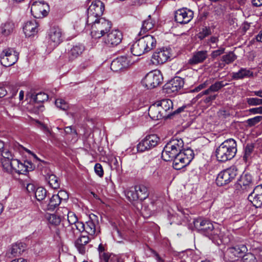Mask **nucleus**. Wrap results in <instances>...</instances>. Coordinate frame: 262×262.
Here are the masks:
<instances>
[{
  "instance_id": "f257e3e1",
  "label": "nucleus",
  "mask_w": 262,
  "mask_h": 262,
  "mask_svg": "<svg viewBox=\"0 0 262 262\" xmlns=\"http://www.w3.org/2000/svg\"><path fill=\"white\" fill-rule=\"evenodd\" d=\"M160 115H177L180 113L196 114L195 106L191 104L183 105L173 110V102L170 99H163L157 102Z\"/></svg>"
},
{
  "instance_id": "f03ea898",
  "label": "nucleus",
  "mask_w": 262,
  "mask_h": 262,
  "mask_svg": "<svg viewBox=\"0 0 262 262\" xmlns=\"http://www.w3.org/2000/svg\"><path fill=\"white\" fill-rule=\"evenodd\" d=\"M237 151L236 142L233 139L223 142L215 150L217 161L224 162L232 159Z\"/></svg>"
},
{
  "instance_id": "7ed1b4c3",
  "label": "nucleus",
  "mask_w": 262,
  "mask_h": 262,
  "mask_svg": "<svg viewBox=\"0 0 262 262\" xmlns=\"http://www.w3.org/2000/svg\"><path fill=\"white\" fill-rule=\"evenodd\" d=\"M92 21H86V24L91 26V35L95 38H100L108 33L112 27L111 21L104 17L94 19Z\"/></svg>"
},
{
  "instance_id": "20e7f679",
  "label": "nucleus",
  "mask_w": 262,
  "mask_h": 262,
  "mask_svg": "<svg viewBox=\"0 0 262 262\" xmlns=\"http://www.w3.org/2000/svg\"><path fill=\"white\" fill-rule=\"evenodd\" d=\"M183 146L184 142L182 139H172L164 147L162 152V159L165 161L173 160Z\"/></svg>"
},
{
  "instance_id": "39448f33",
  "label": "nucleus",
  "mask_w": 262,
  "mask_h": 262,
  "mask_svg": "<svg viewBox=\"0 0 262 262\" xmlns=\"http://www.w3.org/2000/svg\"><path fill=\"white\" fill-rule=\"evenodd\" d=\"M194 228L202 234L211 239L215 228L212 223L209 220L198 218L193 221Z\"/></svg>"
},
{
  "instance_id": "423d86ee",
  "label": "nucleus",
  "mask_w": 262,
  "mask_h": 262,
  "mask_svg": "<svg viewBox=\"0 0 262 262\" xmlns=\"http://www.w3.org/2000/svg\"><path fill=\"white\" fill-rule=\"evenodd\" d=\"M6 165H8L6 167L7 171L12 169L19 174H24L25 172L32 169V165L28 161L22 163L17 159H13V158L11 159L8 160V162L4 164L3 166L5 167Z\"/></svg>"
},
{
  "instance_id": "0eeeda50",
  "label": "nucleus",
  "mask_w": 262,
  "mask_h": 262,
  "mask_svg": "<svg viewBox=\"0 0 262 262\" xmlns=\"http://www.w3.org/2000/svg\"><path fill=\"white\" fill-rule=\"evenodd\" d=\"M248 251L245 244H239L228 248L224 255V259L228 262H233L236 257H241Z\"/></svg>"
},
{
  "instance_id": "6e6552de",
  "label": "nucleus",
  "mask_w": 262,
  "mask_h": 262,
  "mask_svg": "<svg viewBox=\"0 0 262 262\" xmlns=\"http://www.w3.org/2000/svg\"><path fill=\"white\" fill-rule=\"evenodd\" d=\"M237 174L236 169L234 167L221 171L216 178V183L217 186H223L230 183Z\"/></svg>"
},
{
  "instance_id": "1a4fd4ad",
  "label": "nucleus",
  "mask_w": 262,
  "mask_h": 262,
  "mask_svg": "<svg viewBox=\"0 0 262 262\" xmlns=\"http://www.w3.org/2000/svg\"><path fill=\"white\" fill-rule=\"evenodd\" d=\"M162 80L163 76L161 72L159 70H154L146 74L143 83L148 89H152L160 84Z\"/></svg>"
},
{
  "instance_id": "9d476101",
  "label": "nucleus",
  "mask_w": 262,
  "mask_h": 262,
  "mask_svg": "<svg viewBox=\"0 0 262 262\" xmlns=\"http://www.w3.org/2000/svg\"><path fill=\"white\" fill-rule=\"evenodd\" d=\"M104 10V4L99 0H96L88 9L87 22H92L94 19L101 17Z\"/></svg>"
},
{
  "instance_id": "9b49d317",
  "label": "nucleus",
  "mask_w": 262,
  "mask_h": 262,
  "mask_svg": "<svg viewBox=\"0 0 262 262\" xmlns=\"http://www.w3.org/2000/svg\"><path fill=\"white\" fill-rule=\"evenodd\" d=\"M19 54L13 49L8 48L3 51L0 55L1 64L6 67L13 65L18 59Z\"/></svg>"
},
{
  "instance_id": "f8f14e48",
  "label": "nucleus",
  "mask_w": 262,
  "mask_h": 262,
  "mask_svg": "<svg viewBox=\"0 0 262 262\" xmlns=\"http://www.w3.org/2000/svg\"><path fill=\"white\" fill-rule=\"evenodd\" d=\"M159 140V138L155 134L146 136L137 145V150L139 152L149 150L155 147Z\"/></svg>"
},
{
  "instance_id": "ddd939ff",
  "label": "nucleus",
  "mask_w": 262,
  "mask_h": 262,
  "mask_svg": "<svg viewBox=\"0 0 262 262\" xmlns=\"http://www.w3.org/2000/svg\"><path fill=\"white\" fill-rule=\"evenodd\" d=\"M122 33L117 30H112L107 33L103 38V43L107 47H114L118 45L122 41Z\"/></svg>"
},
{
  "instance_id": "4468645a",
  "label": "nucleus",
  "mask_w": 262,
  "mask_h": 262,
  "mask_svg": "<svg viewBox=\"0 0 262 262\" xmlns=\"http://www.w3.org/2000/svg\"><path fill=\"white\" fill-rule=\"evenodd\" d=\"M184 81L180 77H175L163 86V91L165 93L171 95L178 92L181 90L184 86Z\"/></svg>"
},
{
  "instance_id": "2eb2a0df",
  "label": "nucleus",
  "mask_w": 262,
  "mask_h": 262,
  "mask_svg": "<svg viewBox=\"0 0 262 262\" xmlns=\"http://www.w3.org/2000/svg\"><path fill=\"white\" fill-rule=\"evenodd\" d=\"M49 9L48 4L44 2H34L31 8V12L35 18H42L48 14L47 10Z\"/></svg>"
},
{
  "instance_id": "dca6fc26",
  "label": "nucleus",
  "mask_w": 262,
  "mask_h": 262,
  "mask_svg": "<svg viewBox=\"0 0 262 262\" xmlns=\"http://www.w3.org/2000/svg\"><path fill=\"white\" fill-rule=\"evenodd\" d=\"M30 97L33 99V102L35 103L32 113L34 114L42 113L44 110V106L39 103L47 100L48 95L45 93L40 92L36 94L34 92L31 94Z\"/></svg>"
},
{
  "instance_id": "f3484780",
  "label": "nucleus",
  "mask_w": 262,
  "mask_h": 262,
  "mask_svg": "<svg viewBox=\"0 0 262 262\" xmlns=\"http://www.w3.org/2000/svg\"><path fill=\"white\" fill-rule=\"evenodd\" d=\"M193 12L186 8L178 9L175 12L176 21L180 24H187L193 18Z\"/></svg>"
},
{
  "instance_id": "a211bd4d",
  "label": "nucleus",
  "mask_w": 262,
  "mask_h": 262,
  "mask_svg": "<svg viewBox=\"0 0 262 262\" xmlns=\"http://www.w3.org/2000/svg\"><path fill=\"white\" fill-rule=\"evenodd\" d=\"M248 200L256 208L262 206V184L256 186L253 191L249 195Z\"/></svg>"
},
{
  "instance_id": "6ab92c4d",
  "label": "nucleus",
  "mask_w": 262,
  "mask_h": 262,
  "mask_svg": "<svg viewBox=\"0 0 262 262\" xmlns=\"http://www.w3.org/2000/svg\"><path fill=\"white\" fill-rule=\"evenodd\" d=\"M130 62V61L126 56H121L117 57L112 62L111 69L112 71L118 72L128 68Z\"/></svg>"
},
{
  "instance_id": "aec40b11",
  "label": "nucleus",
  "mask_w": 262,
  "mask_h": 262,
  "mask_svg": "<svg viewBox=\"0 0 262 262\" xmlns=\"http://www.w3.org/2000/svg\"><path fill=\"white\" fill-rule=\"evenodd\" d=\"M67 237L71 239L75 237L79 233L84 231L83 223H77V225H68L64 229Z\"/></svg>"
},
{
  "instance_id": "412c9836",
  "label": "nucleus",
  "mask_w": 262,
  "mask_h": 262,
  "mask_svg": "<svg viewBox=\"0 0 262 262\" xmlns=\"http://www.w3.org/2000/svg\"><path fill=\"white\" fill-rule=\"evenodd\" d=\"M91 239L86 235L81 234L74 242L75 246L79 253L84 254L88 250V244Z\"/></svg>"
},
{
  "instance_id": "4be33fe9",
  "label": "nucleus",
  "mask_w": 262,
  "mask_h": 262,
  "mask_svg": "<svg viewBox=\"0 0 262 262\" xmlns=\"http://www.w3.org/2000/svg\"><path fill=\"white\" fill-rule=\"evenodd\" d=\"M48 35L50 41L54 43V46L59 45L62 41L61 29L58 26L52 27Z\"/></svg>"
},
{
  "instance_id": "5701e85b",
  "label": "nucleus",
  "mask_w": 262,
  "mask_h": 262,
  "mask_svg": "<svg viewBox=\"0 0 262 262\" xmlns=\"http://www.w3.org/2000/svg\"><path fill=\"white\" fill-rule=\"evenodd\" d=\"M169 57V52L167 50H160L152 55L151 61L154 64H162Z\"/></svg>"
},
{
  "instance_id": "b1692460",
  "label": "nucleus",
  "mask_w": 262,
  "mask_h": 262,
  "mask_svg": "<svg viewBox=\"0 0 262 262\" xmlns=\"http://www.w3.org/2000/svg\"><path fill=\"white\" fill-rule=\"evenodd\" d=\"M98 223L97 217L92 214L90 215L89 220L85 224L83 223L84 231L90 235H94L96 232V224Z\"/></svg>"
},
{
  "instance_id": "393cba45",
  "label": "nucleus",
  "mask_w": 262,
  "mask_h": 262,
  "mask_svg": "<svg viewBox=\"0 0 262 262\" xmlns=\"http://www.w3.org/2000/svg\"><path fill=\"white\" fill-rule=\"evenodd\" d=\"M194 119L198 123L196 125H194V127L196 129H200L201 133L205 132H208L212 130L213 124L210 122H206L208 120L211 119V116H209L206 121L199 117L195 118Z\"/></svg>"
},
{
  "instance_id": "a878e982",
  "label": "nucleus",
  "mask_w": 262,
  "mask_h": 262,
  "mask_svg": "<svg viewBox=\"0 0 262 262\" xmlns=\"http://www.w3.org/2000/svg\"><path fill=\"white\" fill-rule=\"evenodd\" d=\"M38 24L35 20L27 21L23 28L26 36L30 37L38 32Z\"/></svg>"
},
{
  "instance_id": "bb28decb",
  "label": "nucleus",
  "mask_w": 262,
  "mask_h": 262,
  "mask_svg": "<svg viewBox=\"0 0 262 262\" xmlns=\"http://www.w3.org/2000/svg\"><path fill=\"white\" fill-rule=\"evenodd\" d=\"M207 51H199L193 53L191 58L188 60V63L194 65L203 62L207 57Z\"/></svg>"
},
{
  "instance_id": "cd10ccee",
  "label": "nucleus",
  "mask_w": 262,
  "mask_h": 262,
  "mask_svg": "<svg viewBox=\"0 0 262 262\" xmlns=\"http://www.w3.org/2000/svg\"><path fill=\"white\" fill-rule=\"evenodd\" d=\"M130 51L133 55L137 56H140L146 53L144 44L143 43L141 38L133 44L130 48Z\"/></svg>"
},
{
  "instance_id": "c85d7f7f",
  "label": "nucleus",
  "mask_w": 262,
  "mask_h": 262,
  "mask_svg": "<svg viewBox=\"0 0 262 262\" xmlns=\"http://www.w3.org/2000/svg\"><path fill=\"white\" fill-rule=\"evenodd\" d=\"M211 239L213 242L216 241L217 244H220L217 241L218 239L220 241L221 243L224 244L228 243L230 241L229 235H226L218 228H216V229H214L213 230V235Z\"/></svg>"
},
{
  "instance_id": "c756f323",
  "label": "nucleus",
  "mask_w": 262,
  "mask_h": 262,
  "mask_svg": "<svg viewBox=\"0 0 262 262\" xmlns=\"http://www.w3.org/2000/svg\"><path fill=\"white\" fill-rule=\"evenodd\" d=\"M144 47L146 48V53L152 50L156 46L157 41L155 38L150 35H145L141 38Z\"/></svg>"
},
{
  "instance_id": "7c9ffc66",
  "label": "nucleus",
  "mask_w": 262,
  "mask_h": 262,
  "mask_svg": "<svg viewBox=\"0 0 262 262\" xmlns=\"http://www.w3.org/2000/svg\"><path fill=\"white\" fill-rule=\"evenodd\" d=\"M253 184L252 176L248 173L241 176L238 180V185H239L243 190L247 189Z\"/></svg>"
},
{
  "instance_id": "2f4dec72",
  "label": "nucleus",
  "mask_w": 262,
  "mask_h": 262,
  "mask_svg": "<svg viewBox=\"0 0 262 262\" xmlns=\"http://www.w3.org/2000/svg\"><path fill=\"white\" fill-rule=\"evenodd\" d=\"M84 47L81 45H75L68 52L69 60H73L80 56L83 51Z\"/></svg>"
},
{
  "instance_id": "473e14b6",
  "label": "nucleus",
  "mask_w": 262,
  "mask_h": 262,
  "mask_svg": "<svg viewBox=\"0 0 262 262\" xmlns=\"http://www.w3.org/2000/svg\"><path fill=\"white\" fill-rule=\"evenodd\" d=\"M253 76L252 71L246 68H241L237 72L232 73V78L233 79L238 80Z\"/></svg>"
},
{
  "instance_id": "72a5a7b5",
  "label": "nucleus",
  "mask_w": 262,
  "mask_h": 262,
  "mask_svg": "<svg viewBox=\"0 0 262 262\" xmlns=\"http://www.w3.org/2000/svg\"><path fill=\"white\" fill-rule=\"evenodd\" d=\"M154 25L155 23L151 19L150 15H149L148 18L143 21L139 35L141 36L151 29L154 27Z\"/></svg>"
},
{
  "instance_id": "f704fd0d",
  "label": "nucleus",
  "mask_w": 262,
  "mask_h": 262,
  "mask_svg": "<svg viewBox=\"0 0 262 262\" xmlns=\"http://www.w3.org/2000/svg\"><path fill=\"white\" fill-rule=\"evenodd\" d=\"M189 164V162L186 163V160L184 159L182 157L178 154L173 160V167L177 170H180L185 167Z\"/></svg>"
},
{
  "instance_id": "c9c22d12",
  "label": "nucleus",
  "mask_w": 262,
  "mask_h": 262,
  "mask_svg": "<svg viewBox=\"0 0 262 262\" xmlns=\"http://www.w3.org/2000/svg\"><path fill=\"white\" fill-rule=\"evenodd\" d=\"M26 245L22 243H16L12 245L11 249V253L14 256L21 254L25 250Z\"/></svg>"
},
{
  "instance_id": "e433bc0d",
  "label": "nucleus",
  "mask_w": 262,
  "mask_h": 262,
  "mask_svg": "<svg viewBox=\"0 0 262 262\" xmlns=\"http://www.w3.org/2000/svg\"><path fill=\"white\" fill-rule=\"evenodd\" d=\"M178 154L182 157L184 159L186 160V162H189V163L193 159L194 157V152L193 151L189 148H186L184 149H181L180 151L178 152Z\"/></svg>"
},
{
  "instance_id": "4c0bfd02",
  "label": "nucleus",
  "mask_w": 262,
  "mask_h": 262,
  "mask_svg": "<svg viewBox=\"0 0 262 262\" xmlns=\"http://www.w3.org/2000/svg\"><path fill=\"white\" fill-rule=\"evenodd\" d=\"M14 28V24L13 22L8 21L1 26V33L4 36H8L10 35L13 30Z\"/></svg>"
},
{
  "instance_id": "58836bf2",
  "label": "nucleus",
  "mask_w": 262,
  "mask_h": 262,
  "mask_svg": "<svg viewBox=\"0 0 262 262\" xmlns=\"http://www.w3.org/2000/svg\"><path fill=\"white\" fill-rule=\"evenodd\" d=\"M137 192L139 194V200L141 201L146 199L149 195L147 188L143 185H139L135 186Z\"/></svg>"
},
{
  "instance_id": "ea45409f",
  "label": "nucleus",
  "mask_w": 262,
  "mask_h": 262,
  "mask_svg": "<svg viewBox=\"0 0 262 262\" xmlns=\"http://www.w3.org/2000/svg\"><path fill=\"white\" fill-rule=\"evenodd\" d=\"M0 156L7 160L12 158L11 152L5 146L4 142L0 141Z\"/></svg>"
},
{
  "instance_id": "a19ab883",
  "label": "nucleus",
  "mask_w": 262,
  "mask_h": 262,
  "mask_svg": "<svg viewBox=\"0 0 262 262\" xmlns=\"http://www.w3.org/2000/svg\"><path fill=\"white\" fill-rule=\"evenodd\" d=\"M60 200L55 194L52 195L48 204L47 209L54 210L60 204Z\"/></svg>"
},
{
  "instance_id": "79ce46f5",
  "label": "nucleus",
  "mask_w": 262,
  "mask_h": 262,
  "mask_svg": "<svg viewBox=\"0 0 262 262\" xmlns=\"http://www.w3.org/2000/svg\"><path fill=\"white\" fill-rule=\"evenodd\" d=\"M48 183L49 185L53 189H58L60 186V183L58 178L54 174H51L48 175Z\"/></svg>"
},
{
  "instance_id": "37998d69",
  "label": "nucleus",
  "mask_w": 262,
  "mask_h": 262,
  "mask_svg": "<svg viewBox=\"0 0 262 262\" xmlns=\"http://www.w3.org/2000/svg\"><path fill=\"white\" fill-rule=\"evenodd\" d=\"M99 258L102 262H113L117 259L115 255L108 252L102 253Z\"/></svg>"
},
{
  "instance_id": "c03bdc74",
  "label": "nucleus",
  "mask_w": 262,
  "mask_h": 262,
  "mask_svg": "<svg viewBox=\"0 0 262 262\" xmlns=\"http://www.w3.org/2000/svg\"><path fill=\"white\" fill-rule=\"evenodd\" d=\"M237 58V56L232 51L229 52L222 57L221 60L225 63L229 64L232 63Z\"/></svg>"
},
{
  "instance_id": "a18cd8bd",
  "label": "nucleus",
  "mask_w": 262,
  "mask_h": 262,
  "mask_svg": "<svg viewBox=\"0 0 262 262\" xmlns=\"http://www.w3.org/2000/svg\"><path fill=\"white\" fill-rule=\"evenodd\" d=\"M34 193L36 199L40 201L46 197L47 190L43 187H39L36 189Z\"/></svg>"
},
{
  "instance_id": "49530a36",
  "label": "nucleus",
  "mask_w": 262,
  "mask_h": 262,
  "mask_svg": "<svg viewBox=\"0 0 262 262\" xmlns=\"http://www.w3.org/2000/svg\"><path fill=\"white\" fill-rule=\"evenodd\" d=\"M49 223L53 225L57 226L61 222V218L57 214H50L47 216Z\"/></svg>"
},
{
  "instance_id": "de8ad7c7",
  "label": "nucleus",
  "mask_w": 262,
  "mask_h": 262,
  "mask_svg": "<svg viewBox=\"0 0 262 262\" xmlns=\"http://www.w3.org/2000/svg\"><path fill=\"white\" fill-rule=\"evenodd\" d=\"M254 148V144L253 143L247 144L245 147V154L243 157L245 161H247L251 157Z\"/></svg>"
},
{
  "instance_id": "09e8293b",
  "label": "nucleus",
  "mask_w": 262,
  "mask_h": 262,
  "mask_svg": "<svg viewBox=\"0 0 262 262\" xmlns=\"http://www.w3.org/2000/svg\"><path fill=\"white\" fill-rule=\"evenodd\" d=\"M64 210L66 212L68 213L67 218L69 224V225H73L75 224L77 225V223H83L82 222L78 221L77 216L73 212H69L67 209H65Z\"/></svg>"
},
{
  "instance_id": "8fccbe9b",
  "label": "nucleus",
  "mask_w": 262,
  "mask_h": 262,
  "mask_svg": "<svg viewBox=\"0 0 262 262\" xmlns=\"http://www.w3.org/2000/svg\"><path fill=\"white\" fill-rule=\"evenodd\" d=\"M228 84V83H224L223 81H216L214 84L211 83V85L209 86V90L212 91V92H217Z\"/></svg>"
},
{
  "instance_id": "3c124183",
  "label": "nucleus",
  "mask_w": 262,
  "mask_h": 262,
  "mask_svg": "<svg viewBox=\"0 0 262 262\" xmlns=\"http://www.w3.org/2000/svg\"><path fill=\"white\" fill-rule=\"evenodd\" d=\"M137 192L135 187L133 189L129 190L126 192V196L130 201L139 200V196Z\"/></svg>"
},
{
  "instance_id": "603ef678",
  "label": "nucleus",
  "mask_w": 262,
  "mask_h": 262,
  "mask_svg": "<svg viewBox=\"0 0 262 262\" xmlns=\"http://www.w3.org/2000/svg\"><path fill=\"white\" fill-rule=\"evenodd\" d=\"M243 262H259L254 254L248 253L243 256Z\"/></svg>"
},
{
  "instance_id": "864d4df0",
  "label": "nucleus",
  "mask_w": 262,
  "mask_h": 262,
  "mask_svg": "<svg viewBox=\"0 0 262 262\" xmlns=\"http://www.w3.org/2000/svg\"><path fill=\"white\" fill-rule=\"evenodd\" d=\"M56 106L61 110H67L69 107L68 104L61 99H57L55 101Z\"/></svg>"
},
{
  "instance_id": "5fc2aeb1",
  "label": "nucleus",
  "mask_w": 262,
  "mask_h": 262,
  "mask_svg": "<svg viewBox=\"0 0 262 262\" xmlns=\"http://www.w3.org/2000/svg\"><path fill=\"white\" fill-rule=\"evenodd\" d=\"M148 112V115H160L158 104L157 102L150 106Z\"/></svg>"
},
{
  "instance_id": "6e6d98bb",
  "label": "nucleus",
  "mask_w": 262,
  "mask_h": 262,
  "mask_svg": "<svg viewBox=\"0 0 262 262\" xmlns=\"http://www.w3.org/2000/svg\"><path fill=\"white\" fill-rule=\"evenodd\" d=\"M183 116V122L181 123V125L183 127H187L192 123L193 119L191 117V116L186 115Z\"/></svg>"
},
{
  "instance_id": "4d7b16f0",
  "label": "nucleus",
  "mask_w": 262,
  "mask_h": 262,
  "mask_svg": "<svg viewBox=\"0 0 262 262\" xmlns=\"http://www.w3.org/2000/svg\"><path fill=\"white\" fill-rule=\"evenodd\" d=\"M262 120L261 116H256L254 118L249 119L247 120V123L249 126H252Z\"/></svg>"
},
{
  "instance_id": "13d9d810",
  "label": "nucleus",
  "mask_w": 262,
  "mask_h": 262,
  "mask_svg": "<svg viewBox=\"0 0 262 262\" xmlns=\"http://www.w3.org/2000/svg\"><path fill=\"white\" fill-rule=\"evenodd\" d=\"M247 103L251 105H256L262 104V98H247Z\"/></svg>"
},
{
  "instance_id": "bf43d9fd",
  "label": "nucleus",
  "mask_w": 262,
  "mask_h": 262,
  "mask_svg": "<svg viewBox=\"0 0 262 262\" xmlns=\"http://www.w3.org/2000/svg\"><path fill=\"white\" fill-rule=\"evenodd\" d=\"M95 173L100 177H102L104 174L102 165L100 163H96L94 167Z\"/></svg>"
},
{
  "instance_id": "052dcab7",
  "label": "nucleus",
  "mask_w": 262,
  "mask_h": 262,
  "mask_svg": "<svg viewBox=\"0 0 262 262\" xmlns=\"http://www.w3.org/2000/svg\"><path fill=\"white\" fill-rule=\"evenodd\" d=\"M212 82V80L211 79L207 80L204 83L200 84L198 86L196 87L194 89L193 91L198 92V91H200L201 90L206 88L208 85L211 84Z\"/></svg>"
},
{
  "instance_id": "680f3d73",
  "label": "nucleus",
  "mask_w": 262,
  "mask_h": 262,
  "mask_svg": "<svg viewBox=\"0 0 262 262\" xmlns=\"http://www.w3.org/2000/svg\"><path fill=\"white\" fill-rule=\"evenodd\" d=\"M57 196H58V199L61 201H67L69 198V195L67 191L64 190H60L57 194H55Z\"/></svg>"
},
{
  "instance_id": "e2e57ef3",
  "label": "nucleus",
  "mask_w": 262,
  "mask_h": 262,
  "mask_svg": "<svg viewBox=\"0 0 262 262\" xmlns=\"http://www.w3.org/2000/svg\"><path fill=\"white\" fill-rule=\"evenodd\" d=\"M64 132L66 134H71L72 136V137L75 139V140H77V133L75 129H73L71 126H67L65 128Z\"/></svg>"
},
{
  "instance_id": "0e129e2a",
  "label": "nucleus",
  "mask_w": 262,
  "mask_h": 262,
  "mask_svg": "<svg viewBox=\"0 0 262 262\" xmlns=\"http://www.w3.org/2000/svg\"><path fill=\"white\" fill-rule=\"evenodd\" d=\"M36 122L39 125V128L42 130L47 135L51 134V131L48 127L44 123L36 120Z\"/></svg>"
},
{
  "instance_id": "69168bd1",
  "label": "nucleus",
  "mask_w": 262,
  "mask_h": 262,
  "mask_svg": "<svg viewBox=\"0 0 262 262\" xmlns=\"http://www.w3.org/2000/svg\"><path fill=\"white\" fill-rule=\"evenodd\" d=\"M224 51H225L224 48H220L219 49L212 51L211 53V56L213 58H215L217 56L223 54L224 53Z\"/></svg>"
},
{
  "instance_id": "338daca9",
  "label": "nucleus",
  "mask_w": 262,
  "mask_h": 262,
  "mask_svg": "<svg viewBox=\"0 0 262 262\" xmlns=\"http://www.w3.org/2000/svg\"><path fill=\"white\" fill-rule=\"evenodd\" d=\"M210 31L206 28L205 29H203L202 32L199 33V38H200L201 39H203L206 36H208L210 34Z\"/></svg>"
},
{
  "instance_id": "774afa93",
  "label": "nucleus",
  "mask_w": 262,
  "mask_h": 262,
  "mask_svg": "<svg viewBox=\"0 0 262 262\" xmlns=\"http://www.w3.org/2000/svg\"><path fill=\"white\" fill-rule=\"evenodd\" d=\"M249 112L251 114H262V106L257 107H254L252 108H250L248 110Z\"/></svg>"
}]
</instances>
